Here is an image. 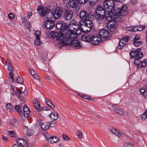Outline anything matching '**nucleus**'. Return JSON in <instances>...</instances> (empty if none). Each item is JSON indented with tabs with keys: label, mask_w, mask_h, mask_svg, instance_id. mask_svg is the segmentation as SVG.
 Here are the masks:
<instances>
[{
	"label": "nucleus",
	"mask_w": 147,
	"mask_h": 147,
	"mask_svg": "<svg viewBox=\"0 0 147 147\" xmlns=\"http://www.w3.org/2000/svg\"><path fill=\"white\" fill-rule=\"evenodd\" d=\"M95 18L97 22L100 24L102 23L103 22V20L105 18V16L95 15Z\"/></svg>",
	"instance_id": "23"
},
{
	"label": "nucleus",
	"mask_w": 147,
	"mask_h": 147,
	"mask_svg": "<svg viewBox=\"0 0 147 147\" xmlns=\"http://www.w3.org/2000/svg\"><path fill=\"white\" fill-rule=\"evenodd\" d=\"M8 65V67L9 69L11 71L10 72H13L14 69H13V67L12 65L11 64L9 63Z\"/></svg>",
	"instance_id": "42"
},
{
	"label": "nucleus",
	"mask_w": 147,
	"mask_h": 147,
	"mask_svg": "<svg viewBox=\"0 0 147 147\" xmlns=\"http://www.w3.org/2000/svg\"><path fill=\"white\" fill-rule=\"evenodd\" d=\"M90 4L91 5H94L96 2V0H88Z\"/></svg>",
	"instance_id": "41"
},
{
	"label": "nucleus",
	"mask_w": 147,
	"mask_h": 147,
	"mask_svg": "<svg viewBox=\"0 0 147 147\" xmlns=\"http://www.w3.org/2000/svg\"><path fill=\"white\" fill-rule=\"evenodd\" d=\"M132 30L133 32H136V31H138L137 30V27H134V28L132 29Z\"/></svg>",
	"instance_id": "58"
},
{
	"label": "nucleus",
	"mask_w": 147,
	"mask_h": 147,
	"mask_svg": "<svg viewBox=\"0 0 147 147\" xmlns=\"http://www.w3.org/2000/svg\"><path fill=\"white\" fill-rule=\"evenodd\" d=\"M32 12H29V13H28V14L27 15V17L29 18L30 16H32Z\"/></svg>",
	"instance_id": "60"
},
{
	"label": "nucleus",
	"mask_w": 147,
	"mask_h": 147,
	"mask_svg": "<svg viewBox=\"0 0 147 147\" xmlns=\"http://www.w3.org/2000/svg\"><path fill=\"white\" fill-rule=\"evenodd\" d=\"M32 76H33V78L34 79H35L36 80H39V77L38 76V75L37 74L35 73V74H34Z\"/></svg>",
	"instance_id": "49"
},
{
	"label": "nucleus",
	"mask_w": 147,
	"mask_h": 147,
	"mask_svg": "<svg viewBox=\"0 0 147 147\" xmlns=\"http://www.w3.org/2000/svg\"><path fill=\"white\" fill-rule=\"evenodd\" d=\"M11 106V104L10 103H9L6 104L5 107L6 109H8L10 108Z\"/></svg>",
	"instance_id": "56"
},
{
	"label": "nucleus",
	"mask_w": 147,
	"mask_h": 147,
	"mask_svg": "<svg viewBox=\"0 0 147 147\" xmlns=\"http://www.w3.org/2000/svg\"><path fill=\"white\" fill-rule=\"evenodd\" d=\"M78 5V3L77 1H71L70 2L69 6V7H70H70H71L74 9H76V10H77L78 8H79Z\"/></svg>",
	"instance_id": "19"
},
{
	"label": "nucleus",
	"mask_w": 147,
	"mask_h": 147,
	"mask_svg": "<svg viewBox=\"0 0 147 147\" xmlns=\"http://www.w3.org/2000/svg\"><path fill=\"white\" fill-rule=\"evenodd\" d=\"M57 34V32L56 31L51 32L50 34V36L53 38H56Z\"/></svg>",
	"instance_id": "32"
},
{
	"label": "nucleus",
	"mask_w": 147,
	"mask_h": 147,
	"mask_svg": "<svg viewBox=\"0 0 147 147\" xmlns=\"http://www.w3.org/2000/svg\"><path fill=\"white\" fill-rule=\"evenodd\" d=\"M51 123L50 122H46L42 123L41 125V127L43 130H46L50 127Z\"/></svg>",
	"instance_id": "21"
},
{
	"label": "nucleus",
	"mask_w": 147,
	"mask_h": 147,
	"mask_svg": "<svg viewBox=\"0 0 147 147\" xmlns=\"http://www.w3.org/2000/svg\"><path fill=\"white\" fill-rule=\"evenodd\" d=\"M113 134L118 137H120L121 136V134L120 131H117L116 129H115Z\"/></svg>",
	"instance_id": "37"
},
{
	"label": "nucleus",
	"mask_w": 147,
	"mask_h": 147,
	"mask_svg": "<svg viewBox=\"0 0 147 147\" xmlns=\"http://www.w3.org/2000/svg\"><path fill=\"white\" fill-rule=\"evenodd\" d=\"M41 32L39 30H37L35 32L34 34L35 36L36 39H40Z\"/></svg>",
	"instance_id": "27"
},
{
	"label": "nucleus",
	"mask_w": 147,
	"mask_h": 147,
	"mask_svg": "<svg viewBox=\"0 0 147 147\" xmlns=\"http://www.w3.org/2000/svg\"><path fill=\"white\" fill-rule=\"evenodd\" d=\"M47 110V109H46V107H42L40 109L39 108V109H38V111H45Z\"/></svg>",
	"instance_id": "51"
},
{
	"label": "nucleus",
	"mask_w": 147,
	"mask_h": 147,
	"mask_svg": "<svg viewBox=\"0 0 147 147\" xmlns=\"http://www.w3.org/2000/svg\"><path fill=\"white\" fill-rule=\"evenodd\" d=\"M77 136L79 138L82 139V134L80 130H78L77 132Z\"/></svg>",
	"instance_id": "33"
},
{
	"label": "nucleus",
	"mask_w": 147,
	"mask_h": 147,
	"mask_svg": "<svg viewBox=\"0 0 147 147\" xmlns=\"http://www.w3.org/2000/svg\"><path fill=\"white\" fill-rule=\"evenodd\" d=\"M44 25L46 28L51 30L53 27L54 25V23L52 20H48L44 22Z\"/></svg>",
	"instance_id": "15"
},
{
	"label": "nucleus",
	"mask_w": 147,
	"mask_h": 147,
	"mask_svg": "<svg viewBox=\"0 0 147 147\" xmlns=\"http://www.w3.org/2000/svg\"><path fill=\"white\" fill-rule=\"evenodd\" d=\"M49 107H50L51 108L53 109H54V108L55 107L54 105L52 103L51 104V105H50Z\"/></svg>",
	"instance_id": "64"
},
{
	"label": "nucleus",
	"mask_w": 147,
	"mask_h": 147,
	"mask_svg": "<svg viewBox=\"0 0 147 147\" xmlns=\"http://www.w3.org/2000/svg\"><path fill=\"white\" fill-rule=\"evenodd\" d=\"M104 7L107 11H113L115 6L114 1L113 0H105L103 3Z\"/></svg>",
	"instance_id": "7"
},
{
	"label": "nucleus",
	"mask_w": 147,
	"mask_h": 147,
	"mask_svg": "<svg viewBox=\"0 0 147 147\" xmlns=\"http://www.w3.org/2000/svg\"><path fill=\"white\" fill-rule=\"evenodd\" d=\"M117 22L115 20H113V21L109 22L107 25L108 29L110 31L114 32L117 26Z\"/></svg>",
	"instance_id": "12"
},
{
	"label": "nucleus",
	"mask_w": 147,
	"mask_h": 147,
	"mask_svg": "<svg viewBox=\"0 0 147 147\" xmlns=\"http://www.w3.org/2000/svg\"><path fill=\"white\" fill-rule=\"evenodd\" d=\"M64 18L67 20H71L73 16V12L70 9L68 5H65L64 7Z\"/></svg>",
	"instance_id": "9"
},
{
	"label": "nucleus",
	"mask_w": 147,
	"mask_h": 147,
	"mask_svg": "<svg viewBox=\"0 0 147 147\" xmlns=\"http://www.w3.org/2000/svg\"><path fill=\"white\" fill-rule=\"evenodd\" d=\"M30 73L32 76L34 75L36 73V72L35 71L32 69H29Z\"/></svg>",
	"instance_id": "47"
},
{
	"label": "nucleus",
	"mask_w": 147,
	"mask_h": 147,
	"mask_svg": "<svg viewBox=\"0 0 147 147\" xmlns=\"http://www.w3.org/2000/svg\"><path fill=\"white\" fill-rule=\"evenodd\" d=\"M8 16L9 19L10 20L12 19L14 17V15L13 14H11V13L8 15Z\"/></svg>",
	"instance_id": "53"
},
{
	"label": "nucleus",
	"mask_w": 147,
	"mask_h": 147,
	"mask_svg": "<svg viewBox=\"0 0 147 147\" xmlns=\"http://www.w3.org/2000/svg\"><path fill=\"white\" fill-rule=\"evenodd\" d=\"M147 62V59H144L143 62H141V63L140 65V67H145L146 65V63Z\"/></svg>",
	"instance_id": "38"
},
{
	"label": "nucleus",
	"mask_w": 147,
	"mask_h": 147,
	"mask_svg": "<svg viewBox=\"0 0 147 147\" xmlns=\"http://www.w3.org/2000/svg\"><path fill=\"white\" fill-rule=\"evenodd\" d=\"M62 137L63 140L65 141H68L70 140V138L67 135L65 134H63L62 135Z\"/></svg>",
	"instance_id": "39"
},
{
	"label": "nucleus",
	"mask_w": 147,
	"mask_h": 147,
	"mask_svg": "<svg viewBox=\"0 0 147 147\" xmlns=\"http://www.w3.org/2000/svg\"><path fill=\"white\" fill-rule=\"evenodd\" d=\"M2 139L3 140H4L6 142H8V140L7 138L5 136H2Z\"/></svg>",
	"instance_id": "54"
},
{
	"label": "nucleus",
	"mask_w": 147,
	"mask_h": 147,
	"mask_svg": "<svg viewBox=\"0 0 147 147\" xmlns=\"http://www.w3.org/2000/svg\"><path fill=\"white\" fill-rule=\"evenodd\" d=\"M33 103L35 108L37 110L40 107V104L39 101L36 99L34 100Z\"/></svg>",
	"instance_id": "25"
},
{
	"label": "nucleus",
	"mask_w": 147,
	"mask_h": 147,
	"mask_svg": "<svg viewBox=\"0 0 147 147\" xmlns=\"http://www.w3.org/2000/svg\"><path fill=\"white\" fill-rule=\"evenodd\" d=\"M63 32H57L56 39L57 40H62L64 45H71L76 49H80L82 46L79 41L78 40H73L71 38H67L66 32H64V30H62Z\"/></svg>",
	"instance_id": "1"
},
{
	"label": "nucleus",
	"mask_w": 147,
	"mask_h": 147,
	"mask_svg": "<svg viewBox=\"0 0 147 147\" xmlns=\"http://www.w3.org/2000/svg\"><path fill=\"white\" fill-rule=\"evenodd\" d=\"M16 81L18 84H22L24 82V80L22 77L19 76L16 80Z\"/></svg>",
	"instance_id": "29"
},
{
	"label": "nucleus",
	"mask_w": 147,
	"mask_h": 147,
	"mask_svg": "<svg viewBox=\"0 0 147 147\" xmlns=\"http://www.w3.org/2000/svg\"><path fill=\"white\" fill-rule=\"evenodd\" d=\"M123 146L125 147H134V145L131 143L129 142H125Z\"/></svg>",
	"instance_id": "30"
},
{
	"label": "nucleus",
	"mask_w": 147,
	"mask_h": 147,
	"mask_svg": "<svg viewBox=\"0 0 147 147\" xmlns=\"http://www.w3.org/2000/svg\"><path fill=\"white\" fill-rule=\"evenodd\" d=\"M21 102H22L23 103H24L26 102V100L25 98H24L20 97L19 98Z\"/></svg>",
	"instance_id": "50"
},
{
	"label": "nucleus",
	"mask_w": 147,
	"mask_h": 147,
	"mask_svg": "<svg viewBox=\"0 0 147 147\" xmlns=\"http://www.w3.org/2000/svg\"><path fill=\"white\" fill-rule=\"evenodd\" d=\"M99 36L102 39H104L107 40L109 39L110 34L109 31L105 29H103L100 31L99 32Z\"/></svg>",
	"instance_id": "11"
},
{
	"label": "nucleus",
	"mask_w": 147,
	"mask_h": 147,
	"mask_svg": "<svg viewBox=\"0 0 147 147\" xmlns=\"http://www.w3.org/2000/svg\"><path fill=\"white\" fill-rule=\"evenodd\" d=\"M143 43L142 41H138V42H136V41H133V44L136 47H137L141 45Z\"/></svg>",
	"instance_id": "31"
},
{
	"label": "nucleus",
	"mask_w": 147,
	"mask_h": 147,
	"mask_svg": "<svg viewBox=\"0 0 147 147\" xmlns=\"http://www.w3.org/2000/svg\"><path fill=\"white\" fill-rule=\"evenodd\" d=\"M82 40L86 42H88L92 44L97 45L101 42V38L98 36V35H94L85 33L83 34L82 36Z\"/></svg>",
	"instance_id": "4"
},
{
	"label": "nucleus",
	"mask_w": 147,
	"mask_h": 147,
	"mask_svg": "<svg viewBox=\"0 0 147 147\" xmlns=\"http://www.w3.org/2000/svg\"><path fill=\"white\" fill-rule=\"evenodd\" d=\"M137 1V0H131V2L134 4H136Z\"/></svg>",
	"instance_id": "62"
},
{
	"label": "nucleus",
	"mask_w": 147,
	"mask_h": 147,
	"mask_svg": "<svg viewBox=\"0 0 147 147\" xmlns=\"http://www.w3.org/2000/svg\"><path fill=\"white\" fill-rule=\"evenodd\" d=\"M145 26H139L137 27V28L138 31H141L145 29Z\"/></svg>",
	"instance_id": "34"
},
{
	"label": "nucleus",
	"mask_w": 147,
	"mask_h": 147,
	"mask_svg": "<svg viewBox=\"0 0 147 147\" xmlns=\"http://www.w3.org/2000/svg\"><path fill=\"white\" fill-rule=\"evenodd\" d=\"M80 30V31H83V28H81V27H79L76 30V33L78 35L80 34L81 33L80 32V33L79 32V33H78V30Z\"/></svg>",
	"instance_id": "48"
},
{
	"label": "nucleus",
	"mask_w": 147,
	"mask_h": 147,
	"mask_svg": "<svg viewBox=\"0 0 147 147\" xmlns=\"http://www.w3.org/2000/svg\"><path fill=\"white\" fill-rule=\"evenodd\" d=\"M67 26V23H64L61 21L57 22L56 24V27L57 29L59 30H65V27Z\"/></svg>",
	"instance_id": "14"
},
{
	"label": "nucleus",
	"mask_w": 147,
	"mask_h": 147,
	"mask_svg": "<svg viewBox=\"0 0 147 147\" xmlns=\"http://www.w3.org/2000/svg\"><path fill=\"white\" fill-rule=\"evenodd\" d=\"M51 123V125H52V127H56V123L55 122H54V123H53V124L52 123H51V122H50Z\"/></svg>",
	"instance_id": "57"
},
{
	"label": "nucleus",
	"mask_w": 147,
	"mask_h": 147,
	"mask_svg": "<svg viewBox=\"0 0 147 147\" xmlns=\"http://www.w3.org/2000/svg\"><path fill=\"white\" fill-rule=\"evenodd\" d=\"M145 98H147V86L146 87V92H145Z\"/></svg>",
	"instance_id": "61"
},
{
	"label": "nucleus",
	"mask_w": 147,
	"mask_h": 147,
	"mask_svg": "<svg viewBox=\"0 0 147 147\" xmlns=\"http://www.w3.org/2000/svg\"><path fill=\"white\" fill-rule=\"evenodd\" d=\"M92 19L87 20L84 22L80 21V24L81 25H82L85 28L86 32H89L91 30L93 26Z\"/></svg>",
	"instance_id": "10"
},
{
	"label": "nucleus",
	"mask_w": 147,
	"mask_h": 147,
	"mask_svg": "<svg viewBox=\"0 0 147 147\" xmlns=\"http://www.w3.org/2000/svg\"><path fill=\"white\" fill-rule=\"evenodd\" d=\"M6 63H7L8 65L10 64H11L10 62L8 59H7L5 61Z\"/></svg>",
	"instance_id": "63"
},
{
	"label": "nucleus",
	"mask_w": 147,
	"mask_h": 147,
	"mask_svg": "<svg viewBox=\"0 0 147 147\" xmlns=\"http://www.w3.org/2000/svg\"><path fill=\"white\" fill-rule=\"evenodd\" d=\"M141 94L142 95H144V97H145V92H146V88L145 89L141 88L140 90Z\"/></svg>",
	"instance_id": "40"
},
{
	"label": "nucleus",
	"mask_w": 147,
	"mask_h": 147,
	"mask_svg": "<svg viewBox=\"0 0 147 147\" xmlns=\"http://www.w3.org/2000/svg\"><path fill=\"white\" fill-rule=\"evenodd\" d=\"M140 48H138L135 51H131L129 53L131 57L132 58H134V64L137 65L138 67L140 66L141 63V62L139 60V59L143 56L142 53L140 52Z\"/></svg>",
	"instance_id": "6"
},
{
	"label": "nucleus",
	"mask_w": 147,
	"mask_h": 147,
	"mask_svg": "<svg viewBox=\"0 0 147 147\" xmlns=\"http://www.w3.org/2000/svg\"><path fill=\"white\" fill-rule=\"evenodd\" d=\"M15 109L19 113L20 115H22L23 113L22 111L20 110V106L19 105H17L15 107Z\"/></svg>",
	"instance_id": "28"
},
{
	"label": "nucleus",
	"mask_w": 147,
	"mask_h": 147,
	"mask_svg": "<svg viewBox=\"0 0 147 147\" xmlns=\"http://www.w3.org/2000/svg\"><path fill=\"white\" fill-rule=\"evenodd\" d=\"M105 12L103 8L101 6L97 7L96 10L95 15L105 16Z\"/></svg>",
	"instance_id": "16"
},
{
	"label": "nucleus",
	"mask_w": 147,
	"mask_h": 147,
	"mask_svg": "<svg viewBox=\"0 0 147 147\" xmlns=\"http://www.w3.org/2000/svg\"><path fill=\"white\" fill-rule=\"evenodd\" d=\"M17 144L22 147H28V146L26 144V141L24 139L19 138L16 140Z\"/></svg>",
	"instance_id": "17"
},
{
	"label": "nucleus",
	"mask_w": 147,
	"mask_h": 147,
	"mask_svg": "<svg viewBox=\"0 0 147 147\" xmlns=\"http://www.w3.org/2000/svg\"><path fill=\"white\" fill-rule=\"evenodd\" d=\"M23 115L25 117H27L30 113V111L29 108L26 105H25L23 109Z\"/></svg>",
	"instance_id": "20"
},
{
	"label": "nucleus",
	"mask_w": 147,
	"mask_h": 147,
	"mask_svg": "<svg viewBox=\"0 0 147 147\" xmlns=\"http://www.w3.org/2000/svg\"><path fill=\"white\" fill-rule=\"evenodd\" d=\"M47 140L50 144L56 143L60 141V140L56 136H52L49 138H47Z\"/></svg>",
	"instance_id": "18"
},
{
	"label": "nucleus",
	"mask_w": 147,
	"mask_h": 147,
	"mask_svg": "<svg viewBox=\"0 0 147 147\" xmlns=\"http://www.w3.org/2000/svg\"><path fill=\"white\" fill-rule=\"evenodd\" d=\"M88 0H77L78 3L84 4L87 2Z\"/></svg>",
	"instance_id": "43"
},
{
	"label": "nucleus",
	"mask_w": 147,
	"mask_h": 147,
	"mask_svg": "<svg viewBox=\"0 0 147 147\" xmlns=\"http://www.w3.org/2000/svg\"><path fill=\"white\" fill-rule=\"evenodd\" d=\"M141 119L143 120H145L147 118V109L145 110L144 113L142 114L140 116Z\"/></svg>",
	"instance_id": "26"
},
{
	"label": "nucleus",
	"mask_w": 147,
	"mask_h": 147,
	"mask_svg": "<svg viewBox=\"0 0 147 147\" xmlns=\"http://www.w3.org/2000/svg\"><path fill=\"white\" fill-rule=\"evenodd\" d=\"M129 37L126 35L125 36L123 37L119 41L117 47L119 49L122 48L126 44L129 40Z\"/></svg>",
	"instance_id": "13"
},
{
	"label": "nucleus",
	"mask_w": 147,
	"mask_h": 147,
	"mask_svg": "<svg viewBox=\"0 0 147 147\" xmlns=\"http://www.w3.org/2000/svg\"><path fill=\"white\" fill-rule=\"evenodd\" d=\"M76 24L73 23L71 21L68 24H67V26L65 27V30L64 32H66V36L67 38V37L68 38H71L73 40H76L75 39L77 37L76 34L74 33L72 31L76 29L75 28Z\"/></svg>",
	"instance_id": "5"
},
{
	"label": "nucleus",
	"mask_w": 147,
	"mask_h": 147,
	"mask_svg": "<svg viewBox=\"0 0 147 147\" xmlns=\"http://www.w3.org/2000/svg\"><path fill=\"white\" fill-rule=\"evenodd\" d=\"M37 10L39 13H40V15L41 17H45L47 19H51L53 17L57 18H60L63 12L62 9L59 7L55 9L54 13L50 9L46 7L42 8H40L39 7Z\"/></svg>",
	"instance_id": "2"
},
{
	"label": "nucleus",
	"mask_w": 147,
	"mask_h": 147,
	"mask_svg": "<svg viewBox=\"0 0 147 147\" xmlns=\"http://www.w3.org/2000/svg\"><path fill=\"white\" fill-rule=\"evenodd\" d=\"M113 12V11H111L109 13L108 16L106 18V20L109 22L119 17V15L124 16L128 13L127 6L125 5H123L121 8H119L117 12H115L114 13Z\"/></svg>",
	"instance_id": "3"
},
{
	"label": "nucleus",
	"mask_w": 147,
	"mask_h": 147,
	"mask_svg": "<svg viewBox=\"0 0 147 147\" xmlns=\"http://www.w3.org/2000/svg\"><path fill=\"white\" fill-rule=\"evenodd\" d=\"M45 101L47 105H49V106H50V105H51V104H52V103L51 101L50 100H49V99H46L45 100Z\"/></svg>",
	"instance_id": "45"
},
{
	"label": "nucleus",
	"mask_w": 147,
	"mask_h": 147,
	"mask_svg": "<svg viewBox=\"0 0 147 147\" xmlns=\"http://www.w3.org/2000/svg\"><path fill=\"white\" fill-rule=\"evenodd\" d=\"M9 76L11 78V80H10V82L11 83L13 82L14 78L13 72H10L9 73Z\"/></svg>",
	"instance_id": "35"
},
{
	"label": "nucleus",
	"mask_w": 147,
	"mask_h": 147,
	"mask_svg": "<svg viewBox=\"0 0 147 147\" xmlns=\"http://www.w3.org/2000/svg\"><path fill=\"white\" fill-rule=\"evenodd\" d=\"M140 39V36L139 35H137L135 36L133 41H136V40H139Z\"/></svg>",
	"instance_id": "44"
},
{
	"label": "nucleus",
	"mask_w": 147,
	"mask_h": 147,
	"mask_svg": "<svg viewBox=\"0 0 147 147\" xmlns=\"http://www.w3.org/2000/svg\"><path fill=\"white\" fill-rule=\"evenodd\" d=\"M50 117L53 120H55L58 117V115L57 113L55 112H52L50 115Z\"/></svg>",
	"instance_id": "24"
},
{
	"label": "nucleus",
	"mask_w": 147,
	"mask_h": 147,
	"mask_svg": "<svg viewBox=\"0 0 147 147\" xmlns=\"http://www.w3.org/2000/svg\"><path fill=\"white\" fill-rule=\"evenodd\" d=\"M115 129L112 127H111L109 128V130L110 131H111V132H112L113 133H114V132H115Z\"/></svg>",
	"instance_id": "52"
},
{
	"label": "nucleus",
	"mask_w": 147,
	"mask_h": 147,
	"mask_svg": "<svg viewBox=\"0 0 147 147\" xmlns=\"http://www.w3.org/2000/svg\"><path fill=\"white\" fill-rule=\"evenodd\" d=\"M64 3L67 5V4L69 3V2H70L71 0H63Z\"/></svg>",
	"instance_id": "55"
},
{
	"label": "nucleus",
	"mask_w": 147,
	"mask_h": 147,
	"mask_svg": "<svg viewBox=\"0 0 147 147\" xmlns=\"http://www.w3.org/2000/svg\"><path fill=\"white\" fill-rule=\"evenodd\" d=\"M40 39L38 38L36 39V40L34 41V44L37 45H40L41 44V42Z\"/></svg>",
	"instance_id": "36"
},
{
	"label": "nucleus",
	"mask_w": 147,
	"mask_h": 147,
	"mask_svg": "<svg viewBox=\"0 0 147 147\" xmlns=\"http://www.w3.org/2000/svg\"><path fill=\"white\" fill-rule=\"evenodd\" d=\"M116 105H112V107L114 109V111L117 114L119 115H122L124 112V111L119 108L116 107Z\"/></svg>",
	"instance_id": "22"
},
{
	"label": "nucleus",
	"mask_w": 147,
	"mask_h": 147,
	"mask_svg": "<svg viewBox=\"0 0 147 147\" xmlns=\"http://www.w3.org/2000/svg\"><path fill=\"white\" fill-rule=\"evenodd\" d=\"M80 17L81 20L80 21L84 22L87 20L92 19L93 17V16L86 11H83L80 13Z\"/></svg>",
	"instance_id": "8"
},
{
	"label": "nucleus",
	"mask_w": 147,
	"mask_h": 147,
	"mask_svg": "<svg viewBox=\"0 0 147 147\" xmlns=\"http://www.w3.org/2000/svg\"><path fill=\"white\" fill-rule=\"evenodd\" d=\"M22 22L24 23H26L28 22V21L27 19H26L25 18H23L22 19Z\"/></svg>",
	"instance_id": "59"
},
{
	"label": "nucleus",
	"mask_w": 147,
	"mask_h": 147,
	"mask_svg": "<svg viewBox=\"0 0 147 147\" xmlns=\"http://www.w3.org/2000/svg\"><path fill=\"white\" fill-rule=\"evenodd\" d=\"M9 134L11 137H14V135L15 134V132L14 131H8Z\"/></svg>",
	"instance_id": "46"
}]
</instances>
